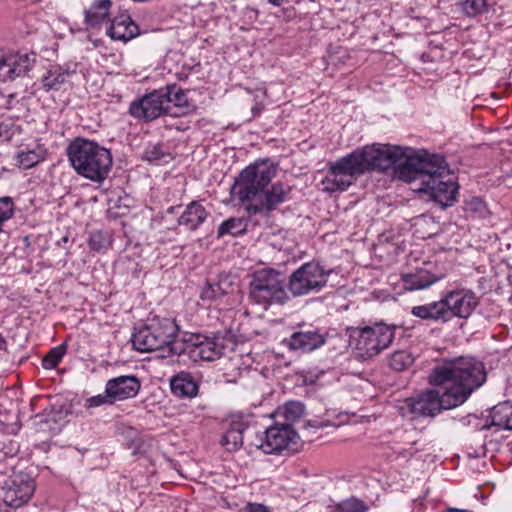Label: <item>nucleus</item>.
<instances>
[{
    "label": "nucleus",
    "instance_id": "1",
    "mask_svg": "<svg viewBox=\"0 0 512 512\" xmlns=\"http://www.w3.org/2000/svg\"><path fill=\"white\" fill-rule=\"evenodd\" d=\"M354 152L363 172L393 168L397 179L409 183L412 190L427 194L441 207L455 201V178L438 154L391 144H373Z\"/></svg>",
    "mask_w": 512,
    "mask_h": 512
},
{
    "label": "nucleus",
    "instance_id": "2",
    "mask_svg": "<svg viewBox=\"0 0 512 512\" xmlns=\"http://www.w3.org/2000/svg\"><path fill=\"white\" fill-rule=\"evenodd\" d=\"M476 363L473 358L460 357L435 366L429 382L440 387L428 389L399 405L403 416H436L443 409H452L463 404L478 387Z\"/></svg>",
    "mask_w": 512,
    "mask_h": 512
},
{
    "label": "nucleus",
    "instance_id": "3",
    "mask_svg": "<svg viewBox=\"0 0 512 512\" xmlns=\"http://www.w3.org/2000/svg\"><path fill=\"white\" fill-rule=\"evenodd\" d=\"M276 174L277 166L273 162L258 160L242 170L231 194L246 204V211L250 215H267L287 201L291 192L287 184H271Z\"/></svg>",
    "mask_w": 512,
    "mask_h": 512
},
{
    "label": "nucleus",
    "instance_id": "4",
    "mask_svg": "<svg viewBox=\"0 0 512 512\" xmlns=\"http://www.w3.org/2000/svg\"><path fill=\"white\" fill-rule=\"evenodd\" d=\"M67 156L79 175L94 182L105 180L112 167L110 151L84 138H76L69 144Z\"/></svg>",
    "mask_w": 512,
    "mask_h": 512
},
{
    "label": "nucleus",
    "instance_id": "5",
    "mask_svg": "<svg viewBox=\"0 0 512 512\" xmlns=\"http://www.w3.org/2000/svg\"><path fill=\"white\" fill-rule=\"evenodd\" d=\"M178 327L169 318L153 317L132 335V344L140 352L160 351V357L180 355V344L174 342Z\"/></svg>",
    "mask_w": 512,
    "mask_h": 512
},
{
    "label": "nucleus",
    "instance_id": "6",
    "mask_svg": "<svg viewBox=\"0 0 512 512\" xmlns=\"http://www.w3.org/2000/svg\"><path fill=\"white\" fill-rule=\"evenodd\" d=\"M250 298L264 308L284 304L289 297L281 274L272 269L257 271L250 284Z\"/></svg>",
    "mask_w": 512,
    "mask_h": 512
},
{
    "label": "nucleus",
    "instance_id": "7",
    "mask_svg": "<svg viewBox=\"0 0 512 512\" xmlns=\"http://www.w3.org/2000/svg\"><path fill=\"white\" fill-rule=\"evenodd\" d=\"M331 273L332 270H325L319 263H305L291 274L289 290L296 297L318 292L326 286Z\"/></svg>",
    "mask_w": 512,
    "mask_h": 512
},
{
    "label": "nucleus",
    "instance_id": "8",
    "mask_svg": "<svg viewBox=\"0 0 512 512\" xmlns=\"http://www.w3.org/2000/svg\"><path fill=\"white\" fill-rule=\"evenodd\" d=\"M357 156L353 151L330 165L322 180L323 190L328 192L344 191L363 174Z\"/></svg>",
    "mask_w": 512,
    "mask_h": 512
},
{
    "label": "nucleus",
    "instance_id": "9",
    "mask_svg": "<svg viewBox=\"0 0 512 512\" xmlns=\"http://www.w3.org/2000/svg\"><path fill=\"white\" fill-rule=\"evenodd\" d=\"M393 339L394 328L383 323H377L359 329L356 348L363 356L373 357L386 349Z\"/></svg>",
    "mask_w": 512,
    "mask_h": 512
},
{
    "label": "nucleus",
    "instance_id": "10",
    "mask_svg": "<svg viewBox=\"0 0 512 512\" xmlns=\"http://www.w3.org/2000/svg\"><path fill=\"white\" fill-rule=\"evenodd\" d=\"M298 435L289 423L275 424L265 431V438L259 448L267 454L279 453L290 449L297 443Z\"/></svg>",
    "mask_w": 512,
    "mask_h": 512
},
{
    "label": "nucleus",
    "instance_id": "11",
    "mask_svg": "<svg viewBox=\"0 0 512 512\" xmlns=\"http://www.w3.org/2000/svg\"><path fill=\"white\" fill-rule=\"evenodd\" d=\"M163 91H153L131 103L130 114L139 119L153 120L168 110Z\"/></svg>",
    "mask_w": 512,
    "mask_h": 512
},
{
    "label": "nucleus",
    "instance_id": "12",
    "mask_svg": "<svg viewBox=\"0 0 512 512\" xmlns=\"http://www.w3.org/2000/svg\"><path fill=\"white\" fill-rule=\"evenodd\" d=\"M185 346L182 344L179 346L181 353L186 352L191 359L213 361L223 353V347L217 344L214 340L202 337L200 335H190L188 339H185Z\"/></svg>",
    "mask_w": 512,
    "mask_h": 512
},
{
    "label": "nucleus",
    "instance_id": "13",
    "mask_svg": "<svg viewBox=\"0 0 512 512\" xmlns=\"http://www.w3.org/2000/svg\"><path fill=\"white\" fill-rule=\"evenodd\" d=\"M35 484L26 474H16L4 487L3 500L14 508H18L26 503L34 493Z\"/></svg>",
    "mask_w": 512,
    "mask_h": 512
},
{
    "label": "nucleus",
    "instance_id": "14",
    "mask_svg": "<svg viewBox=\"0 0 512 512\" xmlns=\"http://www.w3.org/2000/svg\"><path fill=\"white\" fill-rule=\"evenodd\" d=\"M442 303L444 304V311L450 312L448 313L449 321L453 316L460 318L470 316L472 311L476 308L478 300L473 292L461 290L448 293L446 297L442 299Z\"/></svg>",
    "mask_w": 512,
    "mask_h": 512
},
{
    "label": "nucleus",
    "instance_id": "15",
    "mask_svg": "<svg viewBox=\"0 0 512 512\" xmlns=\"http://www.w3.org/2000/svg\"><path fill=\"white\" fill-rule=\"evenodd\" d=\"M140 382L135 376L122 375L110 379L106 383V393L113 401L135 397L140 390Z\"/></svg>",
    "mask_w": 512,
    "mask_h": 512
},
{
    "label": "nucleus",
    "instance_id": "16",
    "mask_svg": "<svg viewBox=\"0 0 512 512\" xmlns=\"http://www.w3.org/2000/svg\"><path fill=\"white\" fill-rule=\"evenodd\" d=\"M30 69L27 55L0 54V80L10 81L25 74Z\"/></svg>",
    "mask_w": 512,
    "mask_h": 512
},
{
    "label": "nucleus",
    "instance_id": "17",
    "mask_svg": "<svg viewBox=\"0 0 512 512\" xmlns=\"http://www.w3.org/2000/svg\"><path fill=\"white\" fill-rule=\"evenodd\" d=\"M324 342V337L315 330H300L283 340V344L290 350L302 352L313 351Z\"/></svg>",
    "mask_w": 512,
    "mask_h": 512
},
{
    "label": "nucleus",
    "instance_id": "18",
    "mask_svg": "<svg viewBox=\"0 0 512 512\" xmlns=\"http://www.w3.org/2000/svg\"><path fill=\"white\" fill-rule=\"evenodd\" d=\"M138 27L132 19L125 14L119 15L112 20L107 29V35L113 40L127 42L137 36Z\"/></svg>",
    "mask_w": 512,
    "mask_h": 512
},
{
    "label": "nucleus",
    "instance_id": "19",
    "mask_svg": "<svg viewBox=\"0 0 512 512\" xmlns=\"http://www.w3.org/2000/svg\"><path fill=\"white\" fill-rule=\"evenodd\" d=\"M172 393L180 398H192L198 393V383L195 378L185 371H181L170 379Z\"/></svg>",
    "mask_w": 512,
    "mask_h": 512
},
{
    "label": "nucleus",
    "instance_id": "20",
    "mask_svg": "<svg viewBox=\"0 0 512 512\" xmlns=\"http://www.w3.org/2000/svg\"><path fill=\"white\" fill-rule=\"evenodd\" d=\"M440 277L434 275L426 267L417 268L414 272L402 275L403 287L414 291L425 289L435 283Z\"/></svg>",
    "mask_w": 512,
    "mask_h": 512
},
{
    "label": "nucleus",
    "instance_id": "21",
    "mask_svg": "<svg viewBox=\"0 0 512 512\" xmlns=\"http://www.w3.org/2000/svg\"><path fill=\"white\" fill-rule=\"evenodd\" d=\"M234 291L233 281L229 275L220 276L217 282H208L201 291L204 301H216Z\"/></svg>",
    "mask_w": 512,
    "mask_h": 512
},
{
    "label": "nucleus",
    "instance_id": "22",
    "mask_svg": "<svg viewBox=\"0 0 512 512\" xmlns=\"http://www.w3.org/2000/svg\"><path fill=\"white\" fill-rule=\"evenodd\" d=\"M111 5V0H95L84 12L85 23L90 28L99 27L108 18Z\"/></svg>",
    "mask_w": 512,
    "mask_h": 512
},
{
    "label": "nucleus",
    "instance_id": "23",
    "mask_svg": "<svg viewBox=\"0 0 512 512\" xmlns=\"http://www.w3.org/2000/svg\"><path fill=\"white\" fill-rule=\"evenodd\" d=\"M207 217V212L202 205L191 202L178 219L179 225L185 226L188 230H195Z\"/></svg>",
    "mask_w": 512,
    "mask_h": 512
},
{
    "label": "nucleus",
    "instance_id": "24",
    "mask_svg": "<svg viewBox=\"0 0 512 512\" xmlns=\"http://www.w3.org/2000/svg\"><path fill=\"white\" fill-rule=\"evenodd\" d=\"M245 425L242 422H232L220 440V444L229 452L238 450L243 444Z\"/></svg>",
    "mask_w": 512,
    "mask_h": 512
},
{
    "label": "nucleus",
    "instance_id": "25",
    "mask_svg": "<svg viewBox=\"0 0 512 512\" xmlns=\"http://www.w3.org/2000/svg\"><path fill=\"white\" fill-rule=\"evenodd\" d=\"M411 313L421 319L442 320L446 322L448 321L449 312L444 311V304L440 300L426 305L415 306L412 308Z\"/></svg>",
    "mask_w": 512,
    "mask_h": 512
},
{
    "label": "nucleus",
    "instance_id": "26",
    "mask_svg": "<svg viewBox=\"0 0 512 512\" xmlns=\"http://www.w3.org/2000/svg\"><path fill=\"white\" fill-rule=\"evenodd\" d=\"M491 426L504 430H512V404L503 402L495 405L491 412Z\"/></svg>",
    "mask_w": 512,
    "mask_h": 512
},
{
    "label": "nucleus",
    "instance_id": "27",
    "mask_svg": "<svg viewBox=\"0 0 512 512\" xmlns=\"http://www.w3.org/2000/svg\"><path fill=\"white\" fill-rule=\"evenodd\" d=\"M46 157V149L37 145L34 149L21 151L17 154V163L23 169H29L43 161Z\"/></svg>",
    "mask_w": 512,
    "mask_h": 512
},
{
    "label": "nucleus",
    "instance_id": "28",
    "mask_svg": "<svg viewBox=\"0 0 512 512\" xmlns=\"http://www.w3.org/2000/svg\"><path fill=\"white\" fill-rule=\"evenodd\" d=\"M68 73L64 72L60 67H53L48 70L42 77V85L45 90H57L66 81Z\"/></svg>",
    "mask_w": 512,
    "mask_h": 512
},
{
    "label": "nucleus",
    "instance_id": "29",
    "mask_svg": "<svg viewBox=\"0 0 512 512\" xmlns=\"http://www.w3.org/2000/svg\"><path fill=\"white\" fill-rule=\"evenodd\" d=\"M414 362L412 354L406 350L395 351L389 358V366L397 371H403Z\"/></svg>",
    "mask_w": 512,
    "mask_h": 512
},
{
    "label": "nucleus",
    "instance_id": "30",
    "mask_svg": "<svg viewBox=\"0 0 512 512\" xmlns=\"http://www.w3.org/2000/svg\"><path fill=\"white\" fill-rule=\"evenodd\" d=\"M245 231V224L240 218H229L228 220L221 223L218 228V236L222 237L226 234L238 235Z\"/></svg>",
    "mask_w": 512,
    "mask_h": 512
},
{
    "label": "nucleus",
    "instance_id": "31",
    "mask_svg": "<svg viewBox=\"0 0 512 512\" xmlns=\"http://www.w3.org/2000/svg\"><path fill=\"white\" fill-rule=\"evenodd\" d=\"M66 352L65 344H61L52 348L43 358L42 366L45 369H53L55 368L60 361L62 360L64 354Z\"/></svg>",
    "mask_w": 512,
    "mask_h": 512
},
{
    "label": "nucleus",
    "instance_id": "32",
    "mask_svg": "<svg viewBox=\"0 0 512 512\" xmlns=\"http://www.w3.org/2000/svg\"><path fill=\"white\" fill-rule=\"evenodd\" d=\"M304 410L301 402L291 401L284 405L282 414L287 422L293 423L304 414Z\"/></svg>",
    "mask_w": 512,
    "mask_h": 512
},
{
    "label": "nucleus",
    "instance_id": "33",
    "mask_svg": "<svg viewBox=\"0 0 512 512\" xmlns=\"http://www.w3.org/2000/svg\"><path fill=\"white\" fill-rule=\"evenodd\" d=\"M368 506L362 500L351 497L337 504L339 512H367Z\"/></svg>",
    "mask_w": 512,
    "mask_h": 512
},
{
    "label": "nucleus",
    "instance_id": "34",
    "mask_svg": "<svg viewBox=\"0 0 512 512\" xmlns=\"http://www.w3.org/2000/svg\"><path fill=\"white\" fill-rule=\"evenodd\" d=\"M164 96L167 97V105L169 103H174L176 106H181L186 102L185 93L176 86L167 87V91L164 92Z\"/></svg>",
    "mask_w": 512,
    "mask_h": 512
},
{
    "label": "nucleus",
    "instance_id": "35",
    "mask_svg": "<svg viewBox=\"0 0 512 512\" xmlns=\"http://www.w3.org/2000/svg\"><path fill=\"white\" fill-rule=\"evenodd\" d=\"M14 212V204L9 197L0 198V221H7Z\"/></svg>",
    "mask_w": 512,
    "mask_h": 512
},
{
    "label": "nucleus",
    "instance_id": "36",
    "mask_svg": "<svg viewBox=\"0 0 512 512\" xmlns=\"http://www.w3.org/2000/svg\"><path fill=\"white\" fill-rule=\"evenodd\" d=\"M89 246L95 251L106 248L107 240L101 232H93L89 237Z\"/></svg>",
    "mask_w": 512,
    "mask_h": 512
},
{
    "label": "nucleus",
    "instance_id": "37",
    "mask_svg": "<svg viewBox=\"0 0 512 512\" xmlns=\"http://www.w3.org/2000/svg\"><path fill=\"white\" fill-rule=\"evenodd\" d=\"M166 157H169V155H165L162 152L161 146H153L151 149L147 150L145 153V158L149 162H158L163 160L166 162Z\"/></svg>",
    "mask_w": 512,
    "mask_h": 512
},
{
    "label": "nucleus",
    "instance_id": "38",
    "mask_svg": "<svg viewBox=\"0 0 512 512\" xmlns=\"http://www.w3.org/2000/svg\"><path fill=\"white\" fill-rule=\"evenodd\" d=\"M114 401L111 397H109L108 393L99 394L93 397H90L87 400V406L88 407H98L104 404H113Z\"/></svg>",
    "mask_w": 512,
    "mask_h": 512
},
{
    "label": "nucleus",
    "instance_id": "39",
    "mask_svg": "<svg viewBox=\"0 0 512 512\" xmlns=\"http://www.w3.org/2000/svg\"><path fill=\"white\" fill-rule=\"evenodd\" d=\"M342 423L343 422H341V421L340 422H335V421L331 420L330 418H327V419H324V420L313 419V420H309L307 422V426L312 427V428H316V429L327 428V427L337 428Z\"/></svg>",
    "mask_w": 512,
    "mask_h": 512
},
{
    "label": "nucleus",
    "instance_id": "40",
    "mask_svg": "<svg viewBox=\"0 0 512 512\" xmlns=\"http://www.w3.org/2000/svg\"><path fill=\"white\" fill-rule=\"evenodd\" d=\"M461 6L468 16H476L480 12L479 0H461Z\"/></svg>",
    "mask_w": 512,
    "mask_h": 512
},
{
    "label": "nucleus",
    "instance_id": "41",
    "mask_svg": "<svg viewBox=\"0 0 512 512\" xmlns=\"http://www.w3.org/2000/svg\"><path fill=\"white\" fill-rule=\"evenodd\" d=\"M241 512H270L268 508L262 504L249 503L241 509Z\"/></svg>",
    "mask_w": 512,
    "mask_h": 512
},
{
    "label": "nucleus",
    "instance_id": "42",
    "mask_svg": "<svg viewBox=\"0 0 512 512\" xmlns=\"http://www.w3.org/2000/svg\"><path fill=\"white\" fill-rule=\"evenodd\" d=\"M6 349H7V342L2 336H0V351H5Z\"/></svg>",
    "mask_w": 512,
    "mask_h": 512
},
{
    "label": "nucleus",
    "instance_id": "43",
    "mask_svg": "<svg viewBox=\"0 0 512 512\" xmlns=\"http://www.w3.org/2000/svg\"><path fill=\"white\" fill-rule=\"evenodd\" d=\"M481 12H482V14H484V13H487V12H488V11H487V7H486V4H485V3H482V9H481Z\"/></svg>",
    "mask_w": 512,
    "mask_h": 512
},
{
    "label": "nucleus",
    "instance_id": "44",
    "mask_svg": "<svg viewBox=\"0 0 512 512\" xmlns=\"http://www.w3.org/2000/svg\"><path fill=\"white\" fill-rule=\"evenodd\" d=\"M485 380H486V379H485V372H484V370L482 369V379H481L482 384L485 382Z\"/></svg>",
    "mask_w": 512,
    "mask_h": 512
},
{
    "label": "nucleus",
    "instance_id": "45",
    "mask_svg": "<svg viewBox=\"0 0 512 512\" xmlns=\"http://www.w3.org/2000/svg\"><path fill=\"white\" fill-rule=\"evenodd\" d=\"M490 96H491V98H494L495 100L498 99V96L493 92L490 93Z\"/></svg>",
    "mask_w": 512,
    "mask_h": 512
},
{
    "label": "nucleus",
    "instance_id": "46",
    "mask_svg": "<svg viewBox=\"0 0 512 512\" xmlns=\"http://www.w3.org/2000/svg\"><path fill=\"white\" fill-rule=\"evenodd\" d=\"M5 221H0V232L2 231V224L4 223Z\"/></svg>",
    "mask_w": 512,
    "mask_h": 512
}]
</instances>
